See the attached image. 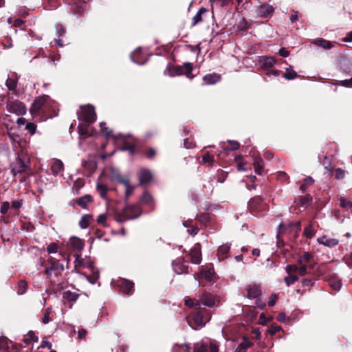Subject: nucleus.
Instances as JSON below:
<instances>
[{
  "label": "nucleus",
  "instance_id": "f257e3e1",
  "mask_svg": "<svg viewBox=\"0 0 352 352\" xmlns=\"http://www.w3.org/2000/svg\"><path fill=\"white\" fill-rule=\"evenodd\" d=\"M67 255L65 253L59 252L56 257L50 256L47 259L49 266L45 267V273L47 275V278L49 280L50 284L58 287L61 285L63 283V272L64 271L63 264L60 263V261L66 259Z\"/></svg>",
  "mask_w": 352,
  "mask_h": 352
},
{
  "label": "nucleus",
  "instance_id": "f03ea898",
  "mask_svg": "<svg viewBox=\"0 0 352 352\" xmlns=\"http://www.w3.org/2000/svg\"><path fill=\"white\" fill-rule=\"evenodd\" d=\"M140 213V209L138 206H127L122 210V212L116 214V219L118 222H123L138 218Z\"/></svg>",
  "mask_w": 352,
  "mask_h": 352
},
{
  "label": "nucleus",
  "instance_id": "7ed1b4c3",
  "mask_svg": "<svg viewBox=\"0 0 352 352\" xmlns=\"http://www.w3.org/2000/svg\"><path fill=\"white\" fill-rule=\"evenodd\" d=\"M78 113V119L86 123L91 124L96 121V114L95 109L92 105H85L81 107L80 111Z\"/></svg>",
  "mask_w": 352,
  "mask_h": 352
},
{
  "label": "nucleus",
  "instance_id": "20e7f679",
  "mask_svg": "<svg viewBox=\"0 0 352 352\" xmlns=\"http://www.w3.org/2000/svg\"><path fill=\"white\" fill-rule=\"evenodd\" d=\"M29 166V160L18 155L11 164V173L16 176L17 174L25 173Z\"/></svg>",
  "mask_w": 352,
  "mask_h": 352
},
{
  "label": "nucleus",
  "instance_id": "39448f33",
  "mask_svg": "<svg viewBox=\"0 0 352 352\" xmlns=\"http://www.w3.org/2000/svg\"><path fill=\"white\" fill-rule=\"evenodd\" d=\"M193 352H219V345L214 340H202L195 344Z\"/></svg>",
  "mask_w": 352,
  "mask_h": 352
},
{
  "label": "nucleus",
  "instance_id": "423d86ee",
  "mask_svg": "<svg viewBox=\"0 0 352 352\" xmlns=\"http://www.w3.org/2000/svg\"><path fill=\"white\" fill-rule=\"evenodd\" d=\"M214 303V296L210 293L204 292L199 295L196 300V309H201V305L211 307Z\"/></svg>",
  "mask_w": 352,
  "mask_h": 352
},
{
  "label": "nucleus",
  "instance_id": "0eeeda50",
  "mask_svg": "<svg viewBox=\"0 0 352 352\" xmlns=\"http://www.w3.org/2000/svg\"><path fill=\"white\" fill-rule=\"evenodd\" d=\"M44 108L41 113V116L46 120L52 118L56 114L57 105L55 101L52 100L48 96V100H45Z\"/></svg>",
  "mask_w": 352,
  "mask_h": 352
},
{
  "label": "nucleus",
  "instance_id": "6e6552de",
  "mask_svg": "<svg viewBox=\"0 0 352 352\" xmlns=\"http://www.w3.org/2000/svg\"><path fill=\"white\" fill-rule=\"evenodd\" d=\"M45 100H48V96L47 95L38 97L34 100L30 110L34 117L41 116L45 102H46Z\"/></svg>",
  "mask_w": 352,
  "mask_h": 352
},
{
  "label": "nucleus",
  "instance_id": "1a4fd4ad",
  "mask_svg": "<svg viewBox=\"0 0 352 352\" xmlns=\"http://www.w3.org/2000/svg\"><path fill=\"white\" fill-rule=\"evenodd\" d=\"M7 110L10 113L17 116L24 115L26 113V107L24 104L19 100H8Z\"/></svg>",
  "mask_w": 352,
  "mask_h": 352
},
{
  "label": "nucleus",
  "instance_id": "9d476101",
  "mask_svg": "<svg viewBox=\"0 0 352 352\" xmlns=\"http://www.w3.org/2000/svg\"><path fill=\"white\" fill-rule=\"evenodd\" d=\"M324 267L322 265L318 267L316 270H313L311 272V276L314 278H304L302 280V285L304 287H313L315 283V280L318 279V278L323 274Z\"/></svg>",
  "mask_w": 352,
  "mask_h": 352
},
{
  "label": "nucleus",
  "instance_id": "9b49d317",
  "mask_svg": "<svg viewBox=\"0 0 352 352\" xmlns=\"http://www.w3.org/2000/svg\"><path fill=\"white\" fill-rule=\"evenodd\" d=\"M274 12V8L266 3H261L257 9V15L262 18L271 17Z\"/></svg>",
  "mask_w": 352,
  "mask_h": 352
},
{
  "label": "nucleus",
  "instance_id": "f8f14e48",
  "mask_svg": "<svg viewBox=\"0 0 352 352\" xmlns=\"http://www.w3.org/2000/svg\"><path fill=\"white\" fill-rule=\"evenodd\" d=\"M188 323L190 324L192 321L194 322L195 327L193 328L202 327L205 325L204 316L201 311H197L192 316L187 318Z\"/></svg>",
  "mask_w": 352,
  "mask_h": 352
},
{
  "label": "nucleus",
  "instance_id": "ddd939ff",
  "mask_svg": "<svg viewBox=\"0 0 352 352\" xmlns=\"http://www.w3.org/2000/svg\"><path fill=\"white\" fill-rule=\"evenodd\" d=\"M317 242L320 245L331 248L336 247L339 243V240L327 235H323L317 239Z\"/></svg>",
  "mask_w": 352,
  "mask_h": 352
},
{
  "label": "nucleus",
  "instance_id": "4468645a",
  "mask_svg": "<svg viewBox=\"0 0 352 352\" xmlns=\"http://www.w3.org/2000/svg\"><path fill=\"white\" fill-rule=\"evenodd\" d=\"M173 270L178 274H187L188 272V266L182 259H177L173 262Z\"/></svg>",
  "mask_w": 352,
  "mask_h": 352
},
{
  "label": "nucleus",
  "instance_id": "2eb2a0df",
  "mask_svg": "<svg viewBox=\"0 0 352 352\" xmlns=\"http://www.w3.org/2000/svg\"><path fill=\"white\" fill-rule=\"evenodd\" d=\"M248 206L250 210L254 211H261L264 209L265 205L263 200L260 197H255L252 198L248 203Z\"/></svg>",
  "mask_w": 352,
  "mask_h": 352
},
{
  "label": "nucleus",
  "instance_id": "dca6fc26",
  "mask_svg": "<svg viewBox=\"0 0 352 352\" xmlns=\"http://www.w3.org/2000/svg\"><path fill=\"white\" fill-rule=\"evenodd\" d=\"M191 261L195 264H199L201 261V252L199 244H196L190 252Z\"/></svg>",
  "mask_w": 352,
  "mask_h": 352
},
{
  "label": "nucleus",
  "instance_id": "f3484780",
  "mask_svg": "<svg viewBox=\"0 0 352 352\" xmlns=\"http://www.w3.org/2000/svg\"><path fill=\"white\" fill-rule=\"evenodd\" d=\"M134 284L133 282L126 279H122L118 283V287L125 294H131L133 289Z\"/></svg>",
  "mask_w": 352,
  "mask_h": 352
},
{
  "label": "nucleus",
  "instance_id": "a211bd4d",
  "mask_svg": "<svg viewBox=\"0 0 352 352\" xmlns=\"http://www.w3.org/2000/svg\"><path fill=\"white\" fill-rule=\"evenodd\" d=\"M79 296V294L76 292H72L71 291H65L63 294V298L65 301V302H71L74 303L75 302L78 298ZM72 304L69 305V308H72Z\"/></svg>",
  "mask_w": 352,
  "mask_h": 352
},
{
  "label": "nucleus",
  "instance_id": "6ab92c4d",
  "mask_svg": "<svg viewBox=\"0 0 352 352\" xmlns=\"http://www.w3.org/2000/svg\"><path fill=\"white\" fill-rule=\"evenodd\" d=\"M247 291L248 297L250 298H256L261 293L260 286L256 285H250L247 289Z\"/></svg>",
  "mask_w": 352,
  "mask_h": 352
},
{
  "label": "nucleus",
  "instance_id": "aec40b11",
  "mask_svg": "<svg viewBox=\"0 0 352 352\" xmlns=\"http://www.w3.org/2000/svg\"><path fill=\"white\" fill-rule=\"evenodd\" d=\"M50 170L54 175H57L63 170V163L60 160H56L52 162Z\"/></svg>",
  "mask_w": 352,
  "mask_h": 352
},
{
  "label": "nucleus",
  "instance_id": "412c9836",
  "mask_svg": "<svg viewBox=\"0 0 352 352\" xmlns=\"http://www.w3.org/2000/svg\"><path fill=\"white\" fill-rule=\"evenodd\" d=\"M152 179V174L148 169H141L139 174L140 184L148 183Z\"/></svg>",
  "mask_w": 352,
  "mask_h": 352
},
{
  "label": "nucleus",
  "instance_id": "4be33fe9",
  "mask_svg": "<svg viewBox=\"0 0 352 352\" xmlns=\"http://www.w3.org/2000/svg\"><path fill=\"white\" fill-rule=\"evenodd\" d=\"M220 75L213 73L209 74L204 76L203 80L206 85H212L220 80Z\"/></svg>",
  "mask_w": 352,
  "mask_h": 352
},
{
  "label": "nucleus",
  "instance_id": "5701e85b",
  "mask_svg": "<svg viewBox=\"0 0 352 352\" xmlns=\"http://www.w3.org/2000/svg\"><path fill=\"white\" fill-rule=\"evenodd\" d=\"M230 246L228 244H223L219 247L217 256L219 260H223L228 257Z\"/></svg>",
  "mask_w": 352,
  "mask_h": 352
},
{
  "label": "nucleus",
  "instance_id": "b1692460",
  "mask_svg": "<svg viewBox=\"0 0 352 352\" xmlns=\"http://www.w3.org/2000/svg\"><path fill=\"white\" fill-rule=\"evenodd\" d=\"M168 74L170 77H174L175 76H179L182 74V67L181 66L173 65L167 67L166 70L164 72V74Z\"/></svg>",
  "mask_w": 352,
  "mask_h": 352
},
{
  "label": "nucleus",
  "instance_id": "393cba45",
  "mask_svg": "<svg viewBox=\"0 0 352 352\" xmlns=\"http://www.w3.org/2000/svg\"><path fill=\"white\" fill-rule=\"evenodd\" d=\"M105 125H106V124L103 122L100 123V126L102 131L105 134V135L107 138H109L110 137H113V135H111L112 131H111V130L108 131V129L105 126ZM113 138L116 140L124 139V135L121 133H118V134L114 135Z\"/></svg>",
  "mask_w": 352,
  "mask_h": 352
},
{
  "label": "nucleus",
  "instance_id": "a878e982",
  "mask_svg": "<svg viewBox=\"0 0 352 352\" xmlns=\"http://www.w3.org/2000/svg\"><path fill=\"white\" fill-rule=\"evenodd\" d=\"M276 63V60L272 56L261 57L260 59L261 66L263 68L268 69L272 67Z\"/></svg>",
  "mask_w": 352,
  "mask_h": 352
},
{
  "label": "nucleus",
  "instance_id": "bb28decb",
  "mask_svg": "<svg viewBox=\"0 0 352 352\" xmlns=\"http://www.w3.org/2000/svg\"><path fill=\"white\" fill-rule=\"evenodd\" d=\"M315 266H316L315 263L311 264L309 266V268L311 269V270H314ZM298 273L299 276H306L308 274H309V275L311 274V272H308V266L306 264L298 265Z\"/></svg>",
  "mask_w": 352,
  "mask_h": 352
},
{
  "label": "nucleus",
  "instance_id": "cd10ccee",
  "mask_svg": "<svg viewBox=\"0 0 352 352\" xmlns=\"http://www.w3.org/2000/svg\"><path fill=\"white\" fill-rule=\"evenodd\" d=\"M140 50H141V49H140V47H139V48L136 49L135 50H134V52H133L130 55L131 60L133 63L138 64V65H142L146 62L145 60H143L141 58Z\"/></svg>",
  "mask_w": 352,
  "mask_h": 352
},
{
  "label": "nucleus",
  "instance_id": "c85d7f7f",
  "mask_svg": "<svg viewBox=\"0 0 352 352\" xmlns=\"http://www.w3.org/2000/svg\"><path fill=\"white\" fill-rule=\"evenodd\" d=\"M314 258V255L308 252H305L299 256L297 261L298 265L306 264L309 263Z\"/></svg>",
  "mask_w": 352,
  "mask_h": 352
},
{
  "label": "nucleus",
  "instance_id": "c756f323",
  "mask_svg": "<svg viewBox=\"0 0 352 352\" xmlns=\"http://www.w3.org/2000/svg\"><path fill=\"white\" fill-rule=\"evenodd\" d=\"M208 10L206 8L203 7L201 8L192 18V25L195 26L199 23L201 22L203 20L202 15L206 14Z\"/></svg>",
  "mask_w": 352,
  "mask_h": 352
},
{
  "label": "nucleus",
  "instance_id": "7c9ffc66",
  "mask_svg": "<svg viewBox=\"0 0 352 352\" xmlns=\"http://www.w3.org/2000/svg\"><path fill=\"white\" fill-rule=\"evenodd\" d=\"M312 43H314L318 46H320L324 49H326V50H329L333 46V45L331 43V42L327 41L324 38L315 39L312 42Z\"/></svg>",
  "mask_w": 352,
  "mask_h": 352
},
{
  "label": "nucleus",
  "instance_id": "2f4dec72",
  "mask_svg": "<svg viewBox=\"0 0 352 352\" xmlns=\"http://www.w3.org/2000/svg\"><path fill=\"white\" fill-rule=\"evenodd\" d=\"M120 182L125 186V197L128 199L133 192L135 186H131L128 179H120Z\"/></svg>",
  "mask_w": 352,
  "mask_h": 352
},
{
  "label": "nucleus",
  "instance_id": "473e14b6",
  "mask_svg": "<svg viewBox=\"0 0 352 352\" xmlns=\"http://www.w3.org/2000/svg\"><path fill=\"white\" fill-rule=\"evenodd\" d=\"M70 242L72 247L77 250H81L84 248L85 244L83 241L78 237L72 236L70 238Z\"/></svg>",
  "mask_w": 352,
  "mask_h": 352
},
{
  "label": "nucleus",
  "instance_id": "72a5a7b5",
  "mask_svg": "<svg viewBox=\"0 0 352 352\" xmlns=\"http://www.w3.org/2000/svg\"><path fill=\"white\" fill-rule=\"evenodd\" d=\"M92 220L93 218L91 215L85 214L81 217V219L79 221V226L81 228L85 229L89 227Z\"/></svg>",
  "mask_w": 352,
  "mask_h": 352
},
{
  "label": "nucleus",
  "instance_id": "f704fd0d",
  "mask_svg": "<svg viewBox=\"0 0 352 352\" xmlns=\"http://www.w3.org/2000/svg\"><path fill=\"white\" fill-rule=\"evenodd\" d=\"M92 201L91 197L90 195H85L83 197H80L76 203L78 206L82 207V208H87V206Z\"/></svg>",
  "mask_w": 352,
  "mask_h": 352
},
{
  "label": "nucleus",
  "instance_id": "c9c22d12",
  "mask_svg": "<svg viewBox=\"0 0 352 352\" xmlns=\"http://www.w3.org/2000/svg\"><path fill=\"white\" fill-rule=\"evenodd\" d=\"M254 166L256 173L261 175L263 170V161L261 157H256L254 160Z\"/></svg>",
  "mask_w": 352,
  "mask_h": 352
},
{
  "label": "nucleus",
  "instance_id": "e433bc0d",
  "mask_svg": "<svg viewBox=\"0 0 352 352\" xmlns=\"http://www.w3.org/2000/svg\"><path fill=\"white\" fill-rule=\"evenodd\" d=\"M316 234V230L314 228V226L312 224H309L307 226H306L303 231V236L308 239H311Z\"/></svg>",
  "mask_w": 352,
  "mask_h": 352
},
{
  "label": "nucleus",
  "instance_id": "4c0bfd02",
  "mask_svg": "<svg viewBox=\"0 0 352 352\" xmlns=\"http://www.w3.org/2000/svg\"><path fill=\"white\" fill-rule=\"evenodd\" d=\"M189 349L190 347L186 344H175L173 346L172 351L173 352H190Z\"/></svg>",
  "mask_w": 352,
  "mask_h": 352
},
{
  "label": "nucleus",
  "instance_id": "58836bf2",
  "mask_svg": "<svg viewBox=\"0 0 352 352\" xmlns=\"http://www.w3.org/2000/svg\"><path fill=\"white\" fill-rule=\"evenodd\" d=\"M298 76L297 73L291 67H287L285 69V73L284 77L287 80H293Z\"/></svg>",
  "mask_w": 352,
  "mask_h": 352
},
{
  "label": "nucleus",
  "instance_id": "ea45409f",
  "mask_svg": "<svg viewBox=\"0 0 352 352\" xmlns=\"http://www.w3.org/2000/svg\"><path fill=\"white\" fill-rule=\"evenodd\" d=\"M6 85L9 90H14L17 85V79L12 77L8 78L6 82Z\"/></svg>",
  "mask_w": 352,
  "mask_h": 352
},
{
  "label": "nucleus",
  "instance_id": "a19ab883",
  "mask_svg": "<svg viewBox=\"0 0 352 352\" xmlns=\"http://www.w3.org/2000/svg\"><path fill=\"white\" fill-rule=\"evenodd\" d=\"M96 188L100 197L103 199H106L108 190L107 187L104 184H98Z\"/></svg>",
  "mask_w": 352,
  "mask_h": 352
},
{
  "label": "nucleus",
  "instance_id": "79ce46f5",
  "mask_svg": "<svg viewBox=\"0 0 352 352\" xmlns=\"http://www.w3.org/2000/svg\"><path fill=\"white\" fill-rule=\"evenodd\" d=\"M297 280H298V276L295 274H289V276H285L284 278V281L288 287L293 285Z\"/></svg>",
  "mask_w": 352,
  "mask_h": 352
},
{
  "label": "nucleus",
  "instance_id": "37998d69",
  "mask_svg": "<svg viewBox=\"0 0 352 352\" xmlns=\"http://www.w3.org/2000/svg\"><path fill=\"white\" fill-rule=\"evenodd\" d=\"M52 313V308L48 307L43 311V316L42 318V322L44 324H48L51 321V318H50V315Z\"/></svg>",
  "mask_w": 352,
  "mask_h": 352
},
{
  "label": "nucleus",
  "instance_id": "c03bdc74",
  "mask_svg": "<svg viewBox=\"0 0 352 352\" xmlns=\"http://www.w3.org/2000/svg\"><path fill=\"white\" fill-rule=\"evenodd\" d=\"M28 288V283L26 281L21 280L18 283V294H23L26 292Z\"/></svg>",
  "mask_w": 352,
  "mask_h": 352
},
{
  "label": "nucleus",
  "instance_id": "a18cd8bd",
  "mask_svg": "<svg viewBox=\"0 0 352 352\" xmlns=\"http://www.w3.org/2000/svg\"><path fill=\"white\" fill-rule=\"evenodd\" d=\"M314 183V179L311 177H307L305 179L303 184L300 186V189L302 191H305L308 186H311Z\"/></svg>",
  "mask_w": 352,
  "mask_h": 352
},
{
  "label": "nucleus",
  "instance_id": "49530a36",
  "mask_svg": "<svg viewBox=\"0 0 352 352\" xmlns=\"http://www.w3.org/2000/svg\"><path fill=\"white\" fill-rule=\"evenodd\" d=\"M88 123L79 124L78 129L80 135H88Z\"/></svg>",
  "mask_w": 352,
  "mask_h": 352
},
{
  "label": "nucleus",
  "instance_id": "de8ad7c7",
  "mask_svg": "<svg viewBox=\"0 0 352 352\" xmlns=\"http://www.w3.org/2000/svg\"><path fill=\"white\" fill-rule=\"evenodd\" d=\"M46 250L49 254L57 253L58 250V245L56 243H51L47 246Z\"/></svg>",
  "mask_w": 352,
  "mask_h": 352
},
{
  "label": "nucleus",
  "instance_id": "09e8293b",
  "mask_svg": "<svg viewBox=\"0 0 352 352\" xmlns=\"http://www.w3.org/2000/svg\"><path fill=\"white\" fill-rule=\"evenodd\" d=\"M329 285L334 289V290H339L341 288L342 283L340 280L337 279H331L329 281Z\"/></svg>",
  "mask_w": 352,
  "mask_h": 352
},
{
  "label": "nucleus",
  "instance_id": "8fccbe9b",
  "mask_svg": "<svg viewBox=\"0 0 352 352\" xmlns=\"http://www.w3.org/2000/svg\"><path fill=\"white\" fill-rule=\"evenodd\" d=\"M152 196L147 192H144L141 197V201L144 204H148L152 201Z\"/></svg>",
  "mask_w": 352,
  "mask_h": 352
},
{
  "label": "nucleus",
  "instance_id": "3c124183",
  "mask_svg": "<svg viewBox=\"0 0 352 352\" xmlns=\"http://www.w3.org/2000/svg\"><path fill=\"white\" fill-rule=\"evenodd\" d=\"M298 265H287L285 267V271L288 274H293L298 272Z\"/></svg>",
  "mask_w": 352,
  "mask_h": 352
},
{
  "label": "nucleus",
  "instance_id": "603ef678",
  "mask_svg": "<svg viewBox=\"0 0 352 352\" xmlns=\"http://www.w3.org/2000/svg\"><path fill=\"white\" fill-rule=\"evenodd\" d=\"M228 143L230 145V148H227V147L223 146V148L225 150L234 151V150H236V149H238L239 148L240 144H239V143L238 142L232 141V140H229Z\"/></svg>",
  "mask_w": 352,
  "mask_h": 352
},
{
  "label": "nucleus",
  "instance_id": "864d4df0",
  "mask_svg": "<svg viewBox=\"0 0 352 352\" xmlns=\"http://www.w3.org/2000/svg\"><path fill=\"white\" fill-rule=\"evenodd\" d=\"M10 208V203L8 201H4L2 203L0 208V213L1 214H6Z\"/></svg>",
  "mask_w": 352,
  "mask_h": 352
},
{
  "label": "nucleus",
  "instance_id": "5fc2aeb1",
  "mask_svg": "<svg viewBox=\"0 0 352 352\" xmlns=\"http://www.w3.org/2000/svg\"><path fill=\"white\" fill-rule=\"evenodd\" d=\"M56 30H57V33H56V36L58 37H60V36H64L66 34V30L62 26L61 24H59V23H57L56 25Z\"/></svg>",
  "mask_w": 352,
  "mask_h": 352
},
{
  "label": "nucleus",
  "instance_id": "6e6d98bb",
  "mask_svg": "<svg viewBox=\"0 0 352 352\" xmlns=\"http://www.w3.org/2000/svg\"><path fill=\"white\" fill-rule=\"evenodd\" d=\"M340 205L342 208H351L352 207V202L347 201L344 197L340 198Z\"/></svg>",
  "mask_w": 352,
  "mask_h": 352
},
{
  "label": "nucleus",
  "instance_id": "4d7b16f0",
  "mask_svg": "<svg viewBox=\"0 0 352 352\" xmlns=\"http://www.w3.org/2000/svg\"><path fill=\"white\" fill-rule=\"evenodd\" d=\"M182 67V70H185L186 75L187 77H189V75L191 74L192 71V65L189 63H184Z\"/></svg>",
  "mask_w": 352,
  "mask_h": 352
},
{
  "label": "nucleus",
  "instance_id": "13d9d810",
  "mask_svg": "<svg viewBox=\"0 0 352 352\" xmlns=\"http://www.w3.org/2000/svg\"><path fill=\"white\" fill-rule=\"evenodd\" d=\"M213 274H214V270H213V269H211V268L204 270V272H202L203 276L205 278H206L207 280H211Z\"/></svg>",
  "mask_w": 352,
  "mask_h": 352
},
{
  "label": "nucleus",
  "instance_id": "bf43d9fd",
  "mask_svg": "<svg viewBox=\"0 0 352 352\" xmlns=\"http://www.w3.org/2000/svg\"><path fill=\"white\" fill-rule=\"evenodd\" d=\"M281 329V327L278 325H271L270 328L268 329V332L270 335L273 336L275 335L276 333L280 331Z\"/></svg>",
  "mask_w": 352,
  "mask_h": 352
},
{
  "label": "nucleus",
  "instance_id": "052dcab7",
  "mask_svg": "<svg viewBox=\"0 0 352 352\" xmlns=\"http://www.w3.org/2000/svg\"><path fill=\"white\" fill-rule=\"evenodd\" d=\"M214 161V157L209 153H206L202 156V163H211Z\"/></svg>",
  "mask_w": 352,
  "mask_h": 352
},
{
  "label": "nucleus",
  "instance_id": "680f3d73",
  "mask_svg": "<svg viewBox=\"0 0 352 352\" xmlns=\"http://www.w3.org/2000/svg\"><path fill=\"white\" fill-rule=\"evenodd\" d=\"M335 172L337 179H342L345 176V170L342 168H337Z\"/></svg>",
  "mask_w": 352,
  "mask_h": 352
},
{
  "label": "nucleus",
  "instance_id": "e2e57ef3",
  "mask_svg": "<svg viewBox=\"0 0 352 352\" xmlns=\"http://www.w3.org/2000/svg\"><path fill=\"white\" fill-rule=\"evenodd\" d=\"M25 129L28 130L31 134H34L36 131V126L32 122H28L25 124Z\"/></svg>",
  "mask_w": 352,
  "mask_h": 352
},
{
  "label": "nucleus",
  "instance_id": "0e129e2a",
  "mask_svg": "<svg viewBox=\"0 0 352 352\" xmlns=\"http://www.w3.org/2000/svg\"><path fill=\"white\" fill-rule=\"evenodd\" d=\"M339 85L345 87H352V78L340 81Z\"/></svg>",
  "mask_w": 352,
  "mask_h": 352
},
{
  "label": "nucleus",
  "instance_id": "69168bd1",
  "mask_svg": "<svg viewBox=\"0 0 352 352\" xmlns=\"http://www.w3.org/2000/svg\"><path fill=\"white\" fill-rule=\"evenodd\" d=\"M240 344H241L245 349H247L252 345V342L247 338H243Z\"/></svg>",
  "mask_w": 352,
  "mask_h": 352
},
{
  "label": "nucleus",
  "instance_id": "338daca9",
  "mask_svg": "<svg viewBox=\"0 0 352 352\" xmlns=\"http://www.w3.org/2000/svg\"><path fill=\"white\" fill-rule=\"evenodd\" d=\"M23 205V200L22 199H16V200H13L12 201V208H15V209H19Z\"/></svg>",
  "mask_w": 352,
  "mask_h": 352
},
{
  "label": "nucleus",
  "instance_id": "774afa93",
  "mask_svg": "<svg viewBox=\"0 0 352 352\" xmlns=\"http://www.w3.org/2000/svg\"><path fill=\"white\" fill-rule=\"evenodd\" d=\"M298 19V12L294 10L291 11L290 21L292 23H295Z\"/></svg>",
  "mask_w": 352,
  "mask_h": 352
}]
</instances>
